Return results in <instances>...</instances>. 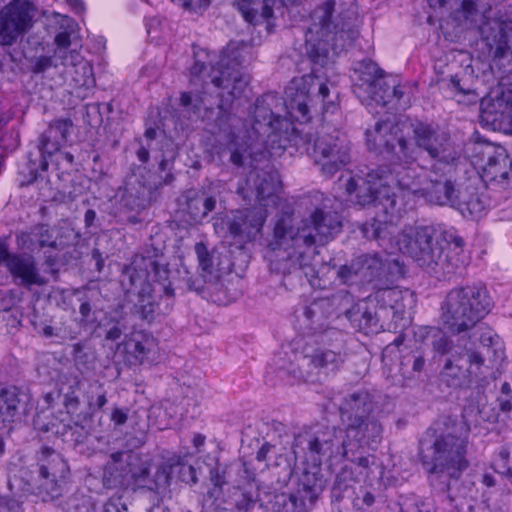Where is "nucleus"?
I'll return each mask as SVG.
<instances>
[{"label":"nucleus","mask_w":512,"mask_h":512,"mask_svg":"<svg viewBox=\"0 0 512 512\" xmlns=\"http://www.w3.org/2000/svg\"><path fill=\"white\" fill-rule=\"evenodd\" d=\"M342 228L341 217L336 211L316 208L302 225L293 226L292 214H283L275 222L273 236L267 245L266 259L271 271L288 275L303 270L305 276H315L309 257L300 250V244L310 248L324 244Z\"/></svg>","instance_id":"nucleus-1"},{"label":"nucleus","mask_w":512,"mask_h":512,"mask_svg":"<svg viewBox=\"0 0 512 512\" xmlns=\"http://www.w3.org/2000/svg\"><path fill=\"white\" fill-rule=\"evenodd\" d=\"M470 426L456 416L440 415L426 428L418 441L417 459L431 485L442 481L449 491L451 481L461 479L470 467L468 458Z\"/></svg>","instance_id":"nucleus-2"},{"label":"nucleus","mask_w":512,"mask_h":512,"mask_svg":"<svg viewBox=\"0 0 512 512\" xmlns=\"http://www.w3.org/2000/svg\"><path fill=\"white\" fill-rule=\"evenodd\" d=\"M243 57L239 49L228 46L214 62L205 51L195 53V62L190 68L192 78L199 77L209 68L208 77L219 90V109L229 110L234 100L240 98L248 86V79L241 72Z\"/></svg>","instance_id":"nucleus-3"},{"label":"nucleus","mask_w":512,"mask_h":512,"mask_svg":"<svg viewBox=\"0 0 512 512\" xmlns=\"http://www.w3.org/2000/svg\"><path fill=\"white\" fill-rule=\"evenodd\" d=\"M130 268L133 273L130 274V286L136 291V302L134 303V314L140 319L152 322L155 318L158 303L153 296V283H158L163 287V293L166 297L173 299L174 289L169 281L170 269L163 254L154 251L147 255L136 254Z\"/></svg>","instance_id":"nucleus-4"},{"label":"nucleus","mask_w":512,"mask_h":512,"mask_svg":"<svg viewBox=\"0 0 512 512\" xmlns=\"http://www.w3.org/2000/svg\"><path fill=\"white\" fill-rule=\"evenodd\" d=\"M491 308V298L485 287L465 286L447 294L441 316L450 331L461 333L473 328Z\"/></svg>","instance_id":"nucleus-5"},{"label":"nucleus","mask_w":512,"mask_h":512,"mask_svg":"<svg viewBox=\"0 0 512 512\" xmlns=\"http://www.w3.org/2000/svg\"><path fill=\"white\" fill-rule=\"evenodd\" d=\"M60 393H62V408L60 414H65L68 419L62 418L60 425L55 430L56 434L63 437H69V441L74 444L83 443L88 435L92 415L93 405L90 401L87 403L81 400L83 394L81 380L78 377L67 378L60 382Z\"/></svg>","instance_id":"nucleus-6"},{"label":"nucleus","mask_w":512,"mask_h":512,"mask_svg":"<svg viewBox=\"0 0 512 512\" xmlns=\"http://www.w3.org/2000/svg\"><path fill=\"white\" fill-rule=\"evenodd\" d=\"M446 229L442 225L406 226L396 236V245L418 266L435 269L441 259V244Z\"/></svg>","instance_id":"nucleus-7"},{"label":"nucleus","mask_w":512,"mask_h":512,"mask_svg":"<svg viewBox=\"0 0 512 512\" xmlns=\"http://www.w3.org/2000/svg\"><path fill=\"white\" fill-rule=\"evenodd\" d=\"M29 490L47 502L59 497L69 474V466L54 449L43 447L37 454V463L32 466Z\"/></svg>","instance_id":"nucleus-8"},{"label":"nucleus","mask_w":512,"mask_h":512,"mask_svg":"<svg viewBox=\"0 0 512 512\" xmlns=\"http://www.w3.org/2000/svg\"><path fill=\"white\" fill-rule=\"evenodd\" d=\"M366 144L370 151L390 155L393 164H416L418 160V147L390 121H378L373 129L367 130Z\"/></svg>","instance_id":"nucleus-9"},{"label":"nucleus","mask_w":512,"mask_h":512,"mask_svg":"<svg viewBox=\"0 0 512 512\" xmlns=\"http://www.w3.org/2000/svg\"><path fill=\"white\" fill-rule=\"evenodd\" d=\"M297 364H290L289 373L300 381H308L313 375L337 373L345 362V354L331 345L306 343L300 355L295 354Z\"/></svg>","instance_id":"nucleus-10"},{"label":"nucleus","mask_w":512,"mask_h":512,"mask_svg":"<svg viewBox=\"0 0 512 512\" xmlns=\"http://www.w3.org/2000/svg\"><path fill=\"white\" fill-rule=\"evenodd\" d=\"M412 131L415 145L434 161L432 165L454 168L458 164L462 149L449 132L425 122H417Z\"/></svg>","instance_id":"nucleus-11"},{"label":"nucleus","mask_w":512,"mask_h":512,"mask_svg":"<svg viewBox=\"0 0 512 512\" xmlns=\"http://www.w3.org/2000/svg\"><path fill=\"white\" fill-rule=\"evenodd\" d=\"M390 176L385 167L371 169L365 178L350 177L346 183V192L348 195L355 194L358 204L381 206L384 213L389 214L394 210L395 200L389 189L382 188V178Z\"/></svg>","instance_id":"nucleus-12"},{"label":"nucleus","mask_w":512,"mask_h":512,"mask_svg":"<svg viewBox=\"0 0 512 512\" xmlns=\"http://www.w3.org/2000/svg\"><path fill=\"white\" fill-rule=\"evenodd\" d=\"M252 129L259 136H266L271 143L278 142V147L286 148L287 142L295 141L298 130L288 118L275 115L264 97L257 98L252 109Z\"/></svg>","instance_id":"nucleus-13"},{"label":"nucleus","mask_w":512,"mask_h":512,"mask_svg":"<svg viewBox=\"0 0 512 512\" xmlns=\"http://www.w3.org/2000/svg\"><path fill=\"white\" fill-rule=\"evenodd\" d=\"M73 127L74 124L70 118H59L53 120L48 128L41 133L36 146L39 151V159H33L32 153H28L27 168L30 183L37 181L41 174L48 170V158L58 151L62 143L68 141Z\"/></svg>","instance_id":"nucleus-14"},{"label":"nucleus","mask_w":512,"mask_h":512,"mask_svg":"<svg viewBox=\"0 0 512 512\" xmlns=\"http://www.w3.org/2000/svg\"><path fill=\"white\" fill-rule=\"evenodd\" d=\"M34 7L26 0H12L0 11V44L10 46L33 26Z\"/></svg>","instance_id":"nucleus-15"},{"label":"nucleus","mask_w":512,"mask_h":512,"mask_svg":"<svg viewBox=\"0 0 512 512\" xmlns=\"http://www.w3.org/2000/svg\"><path fill=\"white\" fill-rule=\"evenodd\" d=\"M452 170L453 168H437V165H432L429 171H425L424 182L418 197H423L427 202L435 205L456 203L459 196Z\"/></svg>","instance_id":"nucleus-16"},{"label":"nucleus","mask_w":512,"mask_h":512,"mask_svg":"<svg viewBox=\"0 0 512 512\" xmlns=\"http://www.w3.org/2000/svg\"><path fill=\"white\" fill-rule=\"evenodd\" d=\"M152 466L153 462L149 455L134 454L130 450V487L134 491L145 489L157 492L170 485V468L161 465L152 475Z\"/></svg>","instance_id":"nucleus-17"},{"label":"nucleus","mask_w":512,"mask_h":512,"mask_svg":"<svg viewBox=\"0 0 512 512\" xmlns=\"http://www.w3.org/2000/svg\"><path fill=\"white\" fill-rule=\"evenodd\" d=\"M381 424L367 416H355L350 418L345 429V438L341 440V450L344 457L358 451L363 446L377 444L381 440Z\"/></svg>","instance_id":"nucleus-18"},{"label":"nucleus","mask_w":512,"mask_h":512,"mask_svg":"<svg viewBox=\"0 0 512 512\" xmlns=\"http://www.w3.org/2000/svg\"><path fill=\"white\" fill-rule=\"evenodd\" d=\"M312 157L326 177H332L350 162L348 147L331 136L318 137L315 140Z\"/></svg>","instance_id":"nucleus-19"},{"label":"nucleus","mask_w":512,"mask_h":512,"mask_svg":"<svg viewBox=\"0 0 512 512\" xmlns=\"http://www.w3.org/2000/svg\"><path fill=\"white\" fill-rule=\"evenodd\" d=\"M2 263H5L15 283L27 289L47 284V279L41 275L35 258L30 254L10 253L7 244V256L3 258Z\"/></svg>","instance_id":"nucleus-20"},{"label":"nucleus","mask_w":512,"mask_h":512,"mask_svg":"<svg viewBox=\"0 0 512 512\" xmlns=\"http://www.w3.org/2000/svg\"><path fill=\"white\" fill-rule=\"evenodd\" d=\"M316 79L317 77L310 73L303 75L298 80L292 81V86L289 87V90H295V92H290L285 102L287 114L290 117L288 120L292 123L293 121L307 123L311 120L308 104L313 102V99L310 97V90L314 86Z\"/></svg>","instance_id":"nucleus-21"},{"label":"nucleus","mask_w":512,"mask_h":512,"mask_svg":"<svg viewBox=\"0 0 512 512\" xmlns=\"http://www.w3.org/2000/svg\"><path fill=\"white\" fill-rule=\"evenodd\" d=\"M481 107L483 117L495 129L512 134V84L502 89L496 97L482 101Z\"/></svg>","instance_id":"nucleus-22"},{"label":"nucleus","mask_w":512,"mask_h":512,"mask_svg":"<svg viewBox=\"0 0 512 512\" xmlns=\"http://www.w3.org/2000/svg\"><path fill=\"white\" fill-rule=\"evenodd\" d=\"M465 246V240L458 230L454 227L447 228L441 244V259L437 266L448 273L464 269L470 262Z\"/></svg>","instance_id":"nucleus-23"},{"label":"nucleus","mask_w":512,"mask_h":512,"mask_svg":"<svg viewBox=\"0 0 512 512\" xmlns=\"http://www.w3.org/2000/svg\"><path fill=\"white\" fill-rule=\"evenodd\" d=\"M382 167H385L391 175L382 178V188L389 189L393 198H395V193L392 190V185H397L402 190L410 191L414 196H419L426 169L415 166V164H392L391 167L386 165ZM394 200L396 201V199Z\"/></svg>","instance_id":"nucleus-24"},{"label":"nucleus","mask_w":512,"mask_h":512,"mask_svg":"<svg viewBox=\"0 0 512 512\" xmlns=\"http://www.w3.org/2000/svg\"><path fill=\"white\" fill-rule=\"evenodd\" d=\"M266 215L257 209L238 210L227 223L229 234L243 242L253 241L261 233Z\"/></svg>","instance_id":"nucleus-25"},{"label":"nucleus","mask_w":512,"mask_h":512,"mask_svg":"<svg viewBox=\"0 0 512 512\" xmlns=\"http://www.w3.org/2000/svg\"><path fill=\"white\" fill-rule=\"evenodd\" d=\"M130 365H153L159 361L160 348L158 340L145 331L130 333Z\"/></svg>","instance_id":"nucleus-26"},{"label":"nucleus","mask_w":512,"mask_h":512,"mask_svg":"<svg viewBox=\"0 0 512 512\" xmlns=\"http://www.w3.org/2000/svg\"><path fill=\"white\" fill-rule=\"evenodd\" d=\"M30 400L29 393L18 386L10 385L0 389L3 423L13 422L25 414Z\"/></svg>","instance_id":"nucleus-27"},{"label":"nucleus","mask_w":512,"mask_h":512,"mask_svg":"<svg viewBox=\"0 0 512 512\" xmlns=\"http://www.w3.org/2000/svg\"><path fill=\"white\" fill-rule=\"evenodd\" d=\"M63 65L70 66L67 73L75 87L89 89L95 85L92 65L78 52L71 51L69 57H63Z\"/></svg>","instance_id":"nucleus-28"},{"label":"nucleus","mask_w":512,"mask_h":512,"mask_svg":"<svg viewBox=\"0 0 512 512\" xmlns=\"http://www.w3.org/2000/svg\"><path fill=\"white\" fill-rule=\"evenodd\" d=\"M125 452L116 451L110 455L103 472V483L108 489L126 488L128 476V458Z\"/></svg>","instance_id":"nucleus-29"},{"label":"nucleus","mask_w":512,"mask_h":512,"mask_svg":"<svg viewBox=\"0 0 512 512\" xmlns=\"http://www.w3.org/2000/svg\"><path fill=\"white\" fill-rule=\"evenodd\" d=\"M341 430L333 428H325L315 434L310 435L307 443V449L311 454L333 456L341 449V441L338 434Z\"/></svg>","instance_id":"nucleus-30"},{"label":"nucleus","mask_w":512,"mask_h":512,"mask_svg":"<svg viewBox=\"0 0 512 512\" xmlns=\"http://www.w3.org/2000/svg\"><path fill=\"white\" fill-rule=\"evenodd\" d=\"M324 490L322 476L318 473L304 471L298 480L297 490L289 496H296L301 502H308L309 507L316 504Z\"/></svg>","instance_id":"nucleus-31"},{"label":"nucleus","mask_w":512,"mask_h":512,"mask_svg":"<svg viewBox=\"0 0 512 512\" xmlns=\"http://www.w3.org/2000/svg\"><path fill=\"white\" fill-rule=\"evenodd\" d=\"M512 168L511 159L504 154L490 157L483 168V177L489 182L505 185Z\"/></svg>","instance_id":"nucleus-32"},{"label":"nucleus","mask_w":512,"mask_h":512,"mask_svg":"<svg viewBox=\"0 0 512 512\" xmlns=\"http://www.w3.org/2000/svg\"><path fill=\"white\" fill-rule=\"evenodd\" d=\"M216 207V199L204 192H194L187 198V212L194 221H201Z\"/></svg>","instance_id":"nucleus-33"},{"label":"nucleus","mask_w":512,"mask_h":512,"mask_svg":"<svg viewBox=\"0 0 512 512\" xmlns=\"http://www.w3.org/2000/svg\"><path fill=\"white\" fill-rule=\"evenodd\" d=\"M406 296H408V291H402L397 287L382 288L375 293V299L381 307L390 308L396 313L405 309Z\"/></svg>","instance_id":"nucleus-34"},{"label":"nucleus","mask_w":512,"mask_h":512,"mask_svg":"<svg viewBox=\"0 0 512 512\" xmlns=\"http://www.w3.org/2000/svg\"><path fill=\"white\" fill-rule=\"evenodd\" d=\"M253 181L256 191V199L261 202L270 197L275 191L276 175L274 173L257 171L250 173L248 181Z\"/></svg>","instance_id":"nucleus-35"},{"label":"nucleus","mask_w":512,"mask_h":512,"mask_svg":"<svg viewBox=\"0 0 512 512\" xmlns=\"http://www.w3.org/2000/svg\"><path fill=\"white\" fill-rule=\"evenodd\" d=\"M65 512H92L94 502L91 496L81 491H76L61 503Z\"/></svg>","instance_id":"nucleus-36"},{"label":"nucleus","mask_w":512,"mask_h":512,"mask_svg":"<svg viewBox=\"0 0 512 512\" xmlns=\"http://www.w3.org/2000/svg\"><path fill=\"white\" fill-rule=\"evenodd\" d=\"M440 380L448 387L460 388L464 384L465 375L461 366L447 359L440 372Z\"/></svg>","instance_id":"nucleus-37"},{"label":"nucleus","mask_w":512,"mask_h":512,"mask_svg":"<svg viewBox=\"0 0 512 512\" xmlns=\"http://www.w3.org/2000/svg\"><path fill=\"white\" fill-rule=\"evenodd\" d=\"M162 467H169L170 474L174 472L175 469H177L179 478L183 482L193 484L197 482L196 470L194 466L184 463V459L181 456L170 458L168 463L163 464Z\"/></svg>","instance_id":"nucleus-38"},{"label":"nucleus","mask_w":512,"mask_h":512,"mask_svg":"<svg viewBox=\"0 0 512 512\" xmlns=\"http://www.w3.org/2000/svg\"><path fill=\"white\" fill-rule=\"evenodd\" d=\"M149 413L145 408H140L133 412V415L130 416V426H132L135 431L134 438L138 442H143L146 432L149 428L148 424Z\"/></svg>","instance_id":"nucleus-39"},{"label":"nucleus","mask_w":512,"mask_h":512,"mask_svg":"<svg viewBox=\"0 0 512 512\" xmlns=\"http://www.w3.org/2000/svg\"><path fill=\"white\" fill-rule=\"evenodd\" d=\"M491 467L496 473L508 477L512 483V464L510 463V453L507 448H500L494 455Z\"/></svg>","instance_id":"nucleus-40"},{"label":"nucleus","mask_w":512,"mask_h":512,"mask_svg":"<svg viewBox=\"0 0 512 512\" xmlns=\"http://www.w3.org/2000/svg\"><path fill=\"white\" fill-rule=\"evenodd\" d=\"M463 205V209L467 210L473 218L482 217L488 207L487 200L477 192L471 193Z\"/></svg>","instance_id":"nucleus-41"},{"label":"nucleus","mask_w":512,"mask_h":512,"mask_svg":"<svg viewBox=\"0 0 512 512\" xmlns=\"http://www.w3.org/2000/svg\"><path fill=\"white\" fill-rule=\"evenodd\" d=\"M195 253L197 255L199 268L203 273V277L206 275H212L213 273V257L210 254L207 246L203 242L196 243Z\"/></svg>","instance_id":"nucleus-42"},{"label":"nucleus","mask_w":512,"mask_h":512,"mask_svg":"<svg viewBox=\"0 0 512 512\" xmlns=\"http://www.w3.org/2000/svg\"><path fill=\"white\" fill-rule=\"evenodd\" d=\"M335 0H326L316 8L319 25L322 29H329L332 25V17L335 11Z\"/></svg>","instance_id":"nucleus-43"},{"label":"nucleus","mask_w":512,"mask_h":512,"mask_svg":"<svg viewBox=\"0 0 512 512\" xmlns=\"http://www.w3.org/2000/svg\"><path fill=\"white\" fill-rule=\"evenodd\" d=\"M493 42L495 45L494 57L498 59L504 58L510 51L508 34L504 27L499 28L497 34L494 36Z\"/></svg>","instance_id":"nucleus-44"},{"label":"nucleus","mask_w":512,"mask_h":512,"mask_svg":"<svg viewBox=\"0 0 512 512\" xmlns=\"http://www.w3.org/2000/svg\"><path fill=\"white\" fill-rule=\"evenodd\" d=\"M359 325L366 334L375 333L381 327L376 313L369 309H365L362 312Z\"/></svg>","instance_id":"nucleus-45"},{"label":"nucleus","mask_w":512,"mask_h":512,"mask_svg":"<svg viewBox=\"0 0 512 512\" xmlns=\"http://www.w3.org/2000/svg\"><path fill=\"white\" fill-rule=\"evenodd\" d=\"M209 476L214 488L209 490L207 494L212 498L222 493L223 486L226 484L225 471L214 467L210 469Z\"/></svg>","instance_id":"nucleus-46"},{"label":"nucleus","mask_w":512,"mask_h":512,"mask_svg":"<svg viewBox=\"0 0 512 512\" xmlns=\"http://www.w3.org/2000/svg\"><path fill=\"white\" fill-rule=\"evenodd\" d=\"M329 95L330 90L327 83H321L318 87L317 97L321 98V109L323 114L328 112L333 113L337 109V104L333 100L329 99Z\"/></svg>","instance_id":"nucleus-47"},{"label":"nucleus","mask_w":512,"mask_h":512,"mask_svg":"<svg viewBox=\"0 0 512 512\" xmlns=\"http://www.w3.org/2000/svg\"><path fill=\"white\" fill-rule=\"evenodd\" d=\"M32 233L37 238L39 248L56 247V242L55 240L52 239L49 229L46 228L44 225L34 228Z\"/></svg>","instance_id":"nucleus-48"},{"label":"nucleus","mask_w":512,"mask_h":512,"mask_svg":"<svg viewBox=\"0 0 512 512\" xmlns=\"http://www.w3.org/2000/svg\"><path fill=\"white\" fill-rule=\"evenodd\" d=\"M375 503V496L370 491H363L362 496L357 495L352 502L354 509L365 512Z\"/></svg>","instance_id":"nucleus-49"},{"label":"nucleus","mask_w":512,"mask_h":512,"mask_svg":"<svg viewBox=\"0 0 512 512\" xmlns=\"http://www.w3.org/2000/svg\"><path fill=\"white\" fill-rule=\"evenodd\" d=\"M54 162L56 166L64 164V169L71 168L74 165V156L72 153L67 151H55L51 157L48 158V162Z\"/></svg>","instance_id":"nucleus-50"},{"label":"nucleus","mask_w":512,"mask_h":512,"mask_svg":"<svg viewBox=\"0 0 512 512\" xmlns=\"http://www.w3.org/2000/svg\"><path fill=\"white\" fill-rule=\"evenodd\" d=\"M127 504L123 495H113L104 504L103 512H126Z\"/></svg>","instance_id":"nucleus-51"},{"label":"nucleus","mask_w":512,"mask_h":512,"mask_svg":"<svg viewBox=\"0 0 512 512\" xmlns=\"http://www.w3.org/2000/svg\"><path fill=\"white\" fill-rule=\"evenodd\" d=\"M53 66V59L50 56H40L32 61L31 72L34 74H40L47 71Z\"/></svg>","instance_id":"nucleus-52"},{"label":"nucleus","mask_w":512,"mask_h":512,"mask_svg":"<svg viewBox=\"0 0 512 512\" xmlns=\"http://www.w3.org/2000/svg\"><path fill=\"white\" fill-rule=\"evenodd\" d=\"M309 505L297 500L296 496H288V502L284 503L282 512H310Z\"/></svg>","instance_id":"nucleus-53"},{"label":"nucleus","mask_w":512,"mask_h":512,"mask_svg":"<svg viewBox=\"0 0 512 512\" xmlns=\"http://www.w3.org/2000/svg\"><path fill=\"white\" fill-rule=\"evenodd\" d=\"M387 219L384 220V222H382L381 220H377V219H373L372 223L371 224H365L364 228H363V231L365 233V235L367 237H370L369 233H370V229H371V237L375 240H378L380 238H382V224H386L387 223Z\"/></svg>","instance_id":"nucleus-54"},{"label":"nucleus","mask_w":512,"mask_h":512,"mask_svg":"<svg viewBox=\"0 0 512 512\" xmlns=\"http://www.w3.org/2000/svg\"><path fill=\"white\" fill-rule=\"evenodd\" d=\"M0 512H23V510L17 500L7 496H0Z\"/></svg>","instance_id":"nucleus-55"},{"label":"nucleus","mask_w":512,"mask_h":512,"mask_svg":"<svg viewBox=\"0 0 512 512\" xmlns=\"http://www.w3.org/2000/svg\"><path fill=\"white\" fill-rule=\"evenodd\" d=\"M43 401L47 408H55L58 402L62 403V393H60V383L53 391L47 392L43 395Z\"/></svg>","instance_id":"nucleus-56"},{"label":"nucleus","mask_w":512,"mask_h":512,"mask_svg":"<svg viewBox=\"0 0 512 512\" xmlns=\"http://www.w3.org/2000/svg\"><path fill=\"white\" fill-rule=\"evenodd\" d=\"M254 506V500L250 493L245 492L241 494V497L236 501L235 507L238 511L247 512Z\"/></svg>","instance_id":"nucleus-57"},{"label":"nucleus","mask_w":512,"mask_h":512,"mask_svg":"<svg viewBox=\"0 0 512 512\" xmlns=\"http://www.w3.org/2000/svg\"><path fill=\"white\" fill-rule=\"evenodd\" d=\"M182 6L186 10L190 11H196L198 9H206L209 5L211 0H181Z\"/></svg>","instance_id":"nucleus-58"},{"label":"nucleus","mask_w":512,"mask_h":512,"mask_svg":"<svg viewBox=\"0 0 512 512\" xmlns=\"http://www.w3.org/2000/svg\"><path fill=\"white\" fill-rule=\"evenodd\" d=\"M54 42L58 48L67 49L71 45V32L67 30L58 32Z\"/></svg>","instance_id":"nucleus-59"},{"label":"nucleus","mask_w":512,"mask_h":512,"mask_svg":"<svg viewBox=\"0 0 512 512\" xmlns=\"http://www.w3.org/2000/svg\"><path fill=\"white\" fill-rule=\"evenodd\" d=\"M405 341V335L400 333L390 344H388L382 352V357L385 358L387 355L394 352V348L400 347Z\"/></svg>","instance_id":"nucleus-60"},{"label":"nucleus","mask_w":512,"mask_h":512,"mask_svg":"<svg viewBox=\"0 0 512 512\" xmlns=\"http://www.w3.org/2000/svg\"><path fill=\"white\" fill-rule=\"evenodd\" d=\"M426 360L424 354L416 352L413 354L412 370L416 373H421L425 368Z\"/></svg>","instance_id":"nucleus-61"},{"label":"nucleus","mask_w":512,"mask_h":512,"mask_svg":"<svg viewBox=\"0 0 512 512\" xmlns=\"http://www.w3.org/2000/svg\"><path fill=\"white\" fill-rule=\"evenodd\" d=\"M433 348L437 353L444 355L449 352L451 346L446 337H441L437 341L433 342Z\"/></svg>","instance_id":"nucleus-62"},{"label":"nucleus","mask_w":512,"mask_h":512,"mask_svg":"<svg viewBox=\"0 0 512 512\" xmlns=\"http://www.w3.org/2000/svg\"><path fill=\"white\" fill-rule=\"evenodd\" d=\"M347 473L348 472L346 470H342L339 474H337L333 487L335 491L345 492L347 490L348 485L345 483Z\"/></svg>","instance_id":"nucleus-63"},{"label":"nucleus","mask_w":512,"mask_h":512,"mask_svg":"<svg viewBox=\"0 0 512 512\" xmlns=\"http://www.w3.org/2000/svg\"><path fill=\"white\" fill-rule=\"evenodd\" d=\"M461 11L466 17L472 16L477 12L474 0H463L461 3Z\"/></svg>","instance_id":"nucleus-64"}]
</instances>
